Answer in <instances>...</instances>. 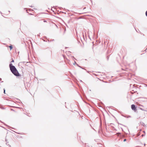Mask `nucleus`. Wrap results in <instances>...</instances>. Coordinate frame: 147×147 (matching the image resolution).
<instances>
[{"mask_svg": "<svg viewBox=\"0 0 147 147\" xmlns=\"http://www.w3.org/2000/svg\"><path fill=\"white\" fill-rule=\"evenodd\" d=\"M3 91H4V92H3L5 94V88L3 89Z\"/></svg>", "mask_w": 147, "mask_h": 147, "instance_id": "9", "label": "nucleus"}, {"mask_svg": "<svg viewBox=\"0 0 147 147\" xmlns=\"http://www.w3.org/2000/svg\"><path fill=\"white\" fill-rule=\"evenodd\" d=\"M82 37H83V38L82 39L81 38H80L82 42V43H83V39L84 40H85V38H84V34H82Z\"/></svg>", "mask_w": 147, "mask_h": 147, "instance_id": "3", "label": "nucleus"}, {"mask_svg": "<svg viewBox=\"0 0 147 147\" xmlns=\"http://www.w3.org/2000/svg\"><path fill=\"white\" fill-rule=\"evenodd\" d=\"M140 109H141V110H142L143 111H147V110H145V109H144L142 108H141V107H140Z\"/></svg>", "mask_w": 147, "mask_h": 147, "instance_id": "8", "label": "nucleus"}, {"mask_svg": "<svg viewBox=\"0 0 147 147\" xmlns=\"http://www.w3.org/2000/svg\"><path fill=\"white\" fill-rule=\"evenodd\" d=\"M144 145L145 146V144H144Z\"/></svg>", "mask_w": 147, "mask_h": 147, "instance_id": "29", "label": "nucleus"}, {"mask_svg": "<svg viewBox=\"0 0 147 147\" xmlns=\"http://www.w3.org/2000/svg\"><path fill=\"white\" fill-rule=\"evenodd\" d=\"M30 7H32V6H31Z\"/></svg>", "mask_w": 147, "mask_h": 147, "instance_id": "27", "label": "nucleus"}, {"mask_svg": "<svg viewBox=\"0 0 147 147\" xmlns=\"http://www.w3.org/2000/svg\"><path fill=\"white\" fill-rule=\"evenodd\" d=\"M9 48L10 50H11L13 48V47L12 45H10L9 46Z\"/></svg>", "mask_w": 147, "mask_h": 147, "instance_id": "7", "label": "nucleus"}, {"mask_svg": "<svg viewBox=\"0 0 147 147\" xmlns=\"http://www.w3.org/2000/svg\"><path fill=\"white\" fill-rule=\"evenodd\" d=\"M9 67L11 72L16 77H18L20 76V74L18 72V70L13 65L12 63H10L9 64Z\"/></svg>", "mask_w": 147, "mask_h": 147, "instance_id": "1", "label": "nucleus"}, {"mask_svg": "<svg viewBox=\"0 0 147 147\" xmlns=\"http://www.w3.org/2000/svg\"><path fill=\"white\" fill-rule=\"evenodd\" d=\"M140 134H138V136H139L140 135Z\"/></svg>", "mask_w": 147, "mask_h": 147, "instance_id": "20", "label": "nucleus"}, {"mask_svg": "<svg viewBox=\"0 0 147 147\" xmlns=\"http://www.w3.org/2000/svg\"><path fill=\"white\" fill-rule=\"evenodd\" d=\"M54 41V39H52V40H51V41Z\"/></svg>", "mask_w": 147, "mask_h": 147, "instance_id": "17", "label": "nucleus"}, {"mask_svg": "<svg viewBox=\"0 0 147 147\" xmlns=\"http://www.w3.org/2000/svg\"><path fill=\"white\" fill-rule=\"evenodd\" d=\"M11 111H14V110L13 109H11Z\"/></svg>", "mask_w": 147, "mask_h": 147, "instance_id": "15", "label": "nucleus"}, {"mask_svg": "<svg viewBox=\"0 0 147 147\" xmlns=\"http://www.w3.org/2000/svg\"><path fill=\"white\" fill-rule=\"evenodd\" d=\"M109 56H107V60H108V59H109Z\"/></svg>", "mask_w": 147, "mask_h": 147, "instance_id": "14", "label": "nucleus"}, {"mask_svg": "<svg viewBox=\"0 0 147 147\" xmlns=\"http://www.w3.org/2000/svg\"><path fill=\"white\" fill-rule=\"evenodd\" d=\"M72 57L73 58L75 59V58H74V56H72Z\"/></svg>", "mask_w": 147, "mask_h": 147, "instance_id": "22", "label": "nucleus"}, {"mask_svg": "<svg viewBox=\"0 0 147 147\" xmlns=\"http://www.w3.org/2000/svg\"><path fill=\"white\" fill-rule=\"evenodd\" d=\"M48 40V42H51V41H49V40Z\"/></svg>", "mask_w": 147, "mask_h": 147, "instance_id": "18", "label": "nucleus"}, {"mask_svg": "<svg viewBox=\"0 0 147 147\" xmlns=\"http://www.w3.org/2000/svg\"><path fill=\"white\" fill-rule=\"evenodd\" d=\"M131 109L132 110L134 111H136V106L135 105H134V104L132 105H131Z\"/></svg>", "mask_w": 147, "mask_h": 147, "instance_id": "2", "label": "nucleus"}, {"mask_svg": "<svg viewBox=\"0 0 147 147\" xmlns=\"http://www.w3.org/2000/svg\"><path fill=\"white\" fill-rule=\"evenodd\" d=\"M77 65L78 67H79L82 68V69H84L85 70H86V69H84L83 68H82V67H81V66H80V65H78V64H77Z\"/></svg>", "mask_w": 147, "mask_h": 147, "instance_id": "6", "label": "nucleus"}, {"mask_svg": "<svg viewBox=\"0 0 147 147\" xmlns=\"http://www.w3.org/2000/svg\"><path fill=\"white\" fill-rule=\"evenodd\" d=\"M9 11V12H10V11Z\"/></svg>", "mask_w": 147, "mask_h": 147, "instance_id": "26", "label": "nucleus"}, {"mask_svg": "<svg viewBox=\"0 0 147 147\" xmlns=\"http://www.w3.org/2000/svg\"><path fill=\"white\" fill-rule=\"evenodd\" d=\"M144 136V135L143 134H142L141 135V136L142 137H143Z\"/></svg>", "mask_w": 147, "mask_h": 147, "instance_id": "19", "label": "nucleus"}, {"mask_svg": "<svg viewBox=\"0 0 147 147\" xmlns=\"http://www.w3.org/2000/svg\"><path fill=\"white\" fill-rule=\"evenodd\" d=\"M143 132H144L145 133V131H144Z\"/></svg>", "mask_w": 147, "mask_h": 147, "instance_id": "28", "label": "nucleus"}, {"mask_svg": "<svg viewBox=\"0 0 147 147\" xmlns=\"http://www.w3.org/2000/svg\"><path fill=\"white\" fill-rule=\"evenodd\" d=\"M75 64H76L77 65V64L76 63V61H75L74 62V63H73V65H74Z\"/></svg>", "mask_w": 147, "mask_h": 147, "instance_id": "10", "label": "nucleus"}, {"mask_svg": "<svg viewBox=\"0 0 147 147\" xmlns=\"http://www.w3.org/2000/svg\"><path fill=\"white\" fill-rule=\"evenodd\" d=\"M94 74V75H96L95 74Z\"/></svg>", "mask_w": 147, "mask_h": 147, "instance_id": "25", "label": "nucleus"}, {"mask_svg": "<svg viewBox=\"0 0 147 147\" xmlns=\"http://www.w3.org/2000/svg\"><path fill=\"white\" fill-rule=\"evenodd\" d=\"M127 140L126 139H125L123 140V142H125Z\"/></svg>", "mask_w": 147, "mask_h": 147, "instance_id": "13", "label": "nucleus"}, {"mask_svg": "<svg viewBox=\"0 0 147 147\" xmlns=\"http://www.w3.org/2000/svg\"><path fill=\"white\" fill-rule=\"evenodd\" d=\"M14 62V60L13 59H12V60L11 61V63Z\"/></svg>", "mask_w": 147, "mask_h": 147, "instance_id": "11", "label": "nucleus"}, {"mask_svg": "<svg viewBox=\"0 0 147 147\" xmlns=\"http://www.w3.org/2000/svg\"><path fill=\"white\" fill-rule=\"evenodd\" d=\"M141 125H142L144 127H145L146 126L145 124L143 122H141Z\"/></svg>", "mask_w": 147, "mask_h": 147, "instance_id": "5", "label": "nucleus"}, {"mask_svg": "<svg viewBox=\"0 0 147 147\" xmlns=\"http://www.w3.org/2000/svg\"><path fill=\"white\" fill-rule=\"evenodd\" d=\"M1 80V78H0V80Z\"/></svg>", "mask_w": 147, "mask_h": 147, "instance_id": "24", "label": "nucleus"}, {"mask_svg": "<svg viewBox=\"0 0 147 147\" xmlns=\"http://www.w3.org/2000/svg\"><path fill=\"white\" fill-rule=\"evenodd\" d=\"M145 14L146 16L147 17V11L146 12Z\"/></svg>", "mask_w": 147, "mask_h": 147, "instance_id": "12", "label": "nucleus"}, {"mask_svg": "<svg viewBox=\"0 0 147 147\" xmlns=\"http://www.w3.org/2000/svg\"><path fill=\"white\" fill-rule=\"evenodd\" d=\"M44 22H46V21H45V20H44Z\"/></svg>", "mask_w": 147, "mask_h": 147, "instance_id": "21", "label": "nucleus"}, {"mask_svg": "<svg viewBox=\"0 0 147 147\" xmlns=\"http://www.w3.org/2000/svg\"><path fill=\"white\" fill-rule=\"evenodd\" d=\"M5 141L6 142V145L7 146H9V147H10L11 145H10L9 144H8V140H7V139H6V138H5Z\"/></svg>", "mask_w": 147, "mask_h": 147, "instance_id": "4", "label": "nucleus"}, {"mask_svg": "<svg viewBox=\"0 0 147 147\" xmlns=\"http://www.w3.org/2000/svg\"><path fill=\"white\" fill-rule=\"evenodd\" d=\"M6 125V126H7V127H8V125Z\"/></svg>", "mask_w": 147, "mask_h": 147, "instance_id": "23", "label": "nucleus"}, {"mask_svg": "<svg viewBox=\"0 0 147 147\" xmlns=\"http://www.w3.org/2000/svg\"><path fill=\"white\" fill-rule=\"evenodd\" d=\"M43 40L44 41V42H47V41H45V40H44L43 39Z\"/></svg>", "mask_w": 147, "mask_h": 147, "instance_id": "16", "label": "nucleus"}]
</instances>
